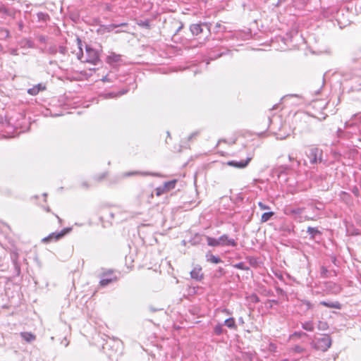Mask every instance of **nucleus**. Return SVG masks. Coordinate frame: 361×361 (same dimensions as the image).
<instances>
[{
  "instance_id": "1",
  "label": "nucleus",
  "mask_w": 361,
  "mask_h": 361,
  "mask_svg": "<svg viewBox=\"0 0 361 361\" xmlns=\"http://www.w3.org/2000/svg\"><path fill=\"white\" fill-rule=\"evenodd\" d=\"M331 338L328 334H322L321 337H315L311 342L313 348L322 352H326L331 345Z\"/></svg>"
},
{
  "instance_id": "2",
  "label": "nucleus",
  "mask_w": 361,
  "mask_h": 361,
  "mask_svg": "<svg viewBox=\"0 0 361 361\" xmlns=\"http://www.w3.org/2000/svg\"><path fill=\"white\" fill-rule=\"evenodd\" d=\"M71 231V228H65L59 232H54L50 233L48 236L44 238L42 241L44 243H48L52 241H57L68 234Z\"/></svg>"
},
{
  "instance_id": "3",
  "label": "nucleus",
  "mask_w": 361,
  "mask_h": 361,
  "mask_svg": "<svg viewBox=\"0 0 361 361\" xmlns=\"http://www.w3.org/2000/svg\"><path fill=\"white\" fill-rule=\"evenodd\" d=\"M99 61V56L97 51L86 46V59L85 61L96 65Z\"/></svg>"
},
{
  "instance_id": "4",
  "label": "nucleus",
  "mask_w": 361,
  "mask_h": 361,
  "mask_svg": "<svg viewBox=\"0 0 361 361\" xmlns=\"http://www.w3.org/2000/svg\"><path fill=\"white\" fill-rule=\"evenodd\" d=\"M322 149L317 147H312L308 154L310 163L312 164L320 163L322 161Z\"/></svg>"
},
{
  "instance_id": "5",
  "label": "nucleus",
  "mask_w": 361,
  "mask_h": 361,
  "mask_svg": "<svg viewBox=\"0 0 361 361\" xmlns=\"http://www.w3.org/2000/svg\"><path fill=\"white\" fill-rule=\"evenodd\" d=\"M176 180H172L164 183L163 185L156 188V195L157 196H160L164 193H166L170 191L171 190L173 189L176 186Z\"/></svg>"
},
{
  "instance_id": "6",
  "label": "nucleus",
  "mask_w": 361,
  "mask_h": 361,
  "mask_svg": "<svg viewBox=\"0 0 361 361\" xmlns=\"http://www.w3.org/2000/svg\"><path fill=\"white\" fill-rule=\"evenodd\" d=\"M304 210H305L304 207L293 208V209H290L287 214H290V215H294L295 219H298L300 222H302V221H306V220H314L313 218H311V217H309L307 216H305L304 217L302 216L301 214L304 212Z\"/></svg>"
},
{
  "instance_id": "7",
  "label": "nucleus",
  "mask_w": 361,
  "mask_h": 361,
  "mask_svg": "<svg viewBox=\"0 0 361 361\" xmlns=\"http://www.w3.org/2000/svg\"><path fill=\"white\" fill-rule=\"evenodd\" d=\"M253 155L252 154H249L245 160L241 161H229L226 163L228 166L235 167L238 169H244L245 168L250 161L252 159Z\"/></svg>"
},
{
  "instance_id": "8",
  "label": "nucleus",
  "mask_w": 361,
  "mask_h": 361,
  "mask_svg": "<svg viewBox=\"0 0 361 361\" xmlns=\"http://www.w3.org/2000/svg\"><path fill=\"white\" fill-rule=\"evenodd\" d=\"M117 280V277L114 275L113 271L111 270L108 271L103 274L102 277L99 281V284L102 286H106L108 284L116 281Z\"/></svg>"
},
{
  "instance_id": "9",
  "label": "nucleus",
  "mask_w": 361,
  "mask_h": 361,
  "mask_svg": "<svg viewBox=\"0 0 361 361\" xmlns=\"http://www.w3.org/2000/svg\"><path fill=\"white\" fill-rule=\"evenodd\" d=\"M202 25L205 26L210 32V23H208L192 24L190 26V30L193 35H198L202 32Z\"/></svg>"
},
{
  "instance_id": "10",
  "label": "nucleus",
  "mask_w": 361,
  "mask_h": 361,
  "mask_svg": "<svg viewBox=\"0 0 361 361\" xmlns=\"http://www.w3.org/2000/svg\"><path fill=\"white\" fill-rule=\"evenodd\" d=\"M190 277L197 281H201L204 279V274L202 271V267L196 264L190 273Z\"/></svg>"
},
{
  "instance_id": "11",
  "label": "nucleus",
  "mask_w": 361,
  "mask_h": 361,
  "mask_svg": "<svg viewBox=\"0 0 361 361\" xmlns=\"http://www.w3.org/2000/svg\"><path fill=\"white\" fill-rule=\"evenodd\" d=\"M121 62H122V56L114 52H111L106 58V63L113 67L118 65Z\"/></svg>"
},
{
  "instance_id": "12",
  "label": "nucleus",
  "mask_w": 361,
  "mask_h": 361,
  "mask_svg": "<svg viewBox=\"0 0 361 361\" xmlns=\"http://www.w3.org/2000/svg\"><path fill=\"white\" fill-rule=\"evenodd\" d=\"M219 246H232L235 247L237 245V243L234 239L229 238L226 234L222 235L219 238Z\"/></svg>"
},
{
  "instance_id": "13",
  "label": "nucleus",
  "mask_w": 361,
  "mask_h": 361,
  "mask_svg": "<svg viewBox=\"0 0 361 361\" xmlns=\"http://www.w3.org/2000/svg\"><path fill=\"white\" fill-rule=\"evenodd\" d=\"M205 257L206 260L210 263L219 264L222 262V260L220 257L212 255L210 252L206 253Z\"/></svg>"
},
{
  "instance_id": "14",
  "label": "nucleus",
  "mask_w": 361,
  "mask_h": 361,
  "mask_svg": "<svg viewBox=\"0 0 361 361\" xmlns=\"http://www.w3.org/2000/svg\"><path fill=\"white\" fill-rule=\"evenodd\" d=\"M45 90V86L38 84L27 90V93L30 95H37L40 91Z\"/></svg>"
},
{
  "instance_id": "15",
  "label": "nucleus",
  "mask_w": 361,
  "mask_h": 361,
  "mask_svg": "<svg viewBox=\"0 0 361 361\" xmlns=\"http://www.w3.org/2000/svg\"><path fill=\"white\" fill-rule=\"evenodd\" d=\"M321 305H323L329 308H335L340 310L341 308V305L339 302H326V301H321L319 303Z\"/></svg>"
},
{
  "instance_id": "16",
  "label": "nucleus",
  "mask_w": 361,
  "mask_h": 361,
  "mask_svg": "<svg viewBox=\"0 0 361 361\" xmlns=\"http://www.w3.org/2000/svg\"><path fill=\"white\" fill-rule=\"evenodd\" d=\"M224 324L231 329H236L237 325L233 317H230L224 321Z\"/></svg>"
},
{
  "instance_id": "17",
  "label": "nucleus",
  "mask_w": 361,
  "mask_h": 361,
  "mask_svg": "<svg viewBox=\"0 0 361 361\" xmlns=\"http://www.w3.org/2000/svg\"><path fill=\"white\" fill-rule=\"evenodd\" d=\"M307 233L310 235L312 239H314L317 235L321 234V232L317 228L310 226L307 228Z\"/></svg>"
},
{
  "instance_id": "18",
  "label": "nucleus",
  "mask_w": 361,
  "mask_h": 361,
  "mask_svg": "<svg viewBox=\"0 0 361 361\" xmlns=\"http://www.w3.org/2000/svg\"><path fill=\"white\" fill-rule=\"evenodd\" d=\"M20 336L27 342H32L35 340V336L30 332H22Z\"/></svg>"
},
{
  "instance_id": "19",
  "label": "nucleus",
  "mask_w": 361,
  "mask_h": 361,
  "mask_svg": "<svg viewBox=\"0 0 361 361\" xmlns=\"http://www.w3.org/2000/svg\"><path fill=\"white\" fill-rule=\"evenodd\" d=\"M303 329L307 331H313L314 329V323L312 321H307L302 324Z\"/></svg>"
},
{
  "instance_id": "20",
  "label": "nucleus",
  "mask_w": 361,
  "mask_h": 361,
  "mask_svg": "<svg viewBox=\"0 0 361 361\" xmlns=\"http://www.w3.org/2000/svg\"><path fill=\"white\" fill-rule=\"evenodd\" d=\"M207 245L212 247L219 246V239L214 238L209 236H207Z\"/></svg>"
},
{
  "instance_id": "21",
  "label": "nucleus",
  "mask_w": 361,
  "mask_h": 361,
  "mask_svg": "<svg viewBox=\"0 0 361 361\" xmlns=\"http://www.w3.org/2000/svg\"><path fill=\"white\" fill-rule=\"evenodd\" d=\"M274 213L273 212H265L262 215L261 221L262 223L268 221L273 216Z\"/></svg>"
},
{
  "instance_id": "22",
  "label": "nucleus",
  "mask_w": 361,
  "mask_h": 361,
  "mask_svg": "<svg viewBox=\"0 0 361 361\" xmlns=\"http://www.w3.org/2000/svg\"><path fill=\"white\" fill-rule=\"evenodd\" d=\"M22 47H27V48H34L35 44L34 42L29 39H25L22 41Z\"/></svg>"
},
{
  "instance_id": "23",
  "label": "nucleus",
  "mask_w": 361,
  "mask_h": 361,
  "mask_svg": "<svg viewBox=\"0 0 361 361\" xmlns=\"http://www.w3.org/2000/svg\"><path fill=\"white\" fill-rule=\"evenodd\" d=\"M222 326L223 324H219L214 326V331L216 335L219 336L224 333V329Z\"/></svg>"
},
{
  "instance_id": "24",
  "label": "nucleus",
  "mask_w": 361,
  "mask_h": 361,
  "mask_svg": "<svg viewBox=\"0 0 361 361\" xmlns=\"http://www.w3.org/2000/svg\"><path fill=\"white\" fill-rule=\"evenodd\" d=\"M317 328L319 330L325 331V330L328 329L329 325H328L327 322H326L319 321L318 322Z\"/></svg>"
},
{
  "instance_id": "25",
  "label": "nucleus",
  "mask_w": 361,
  "mask_h": 361,
  "mask_svg": "<svg viewBox=\"0 0 361 361\" xmlns=\"http://www.w3.org/2000/svg\"><path fill=\"white\" fill-rule=\"evenodd\" d=\"M0 13H2L4 15L6 16H12V11L9 10L8 8H6L5 6L0 7Z\"/></svg>"
},
{
  "instance_id": "26",
  "label": "nucleus",
  "mask_w": 361,
  "mask_h": 361,
  "mask_svg": "<svg viewBox=\"0 0 361 361\" xmlns=\"http://www.w3.org/2000/svg\"><path fill=\"white\" fill-rule=\"evenodd\" d=\"M47 51L49 54L55 55L57 53V48L55 45L51 46L49 47Z\"/></svg>"
},
{
  "instance_id": "27",
  "label": "nucleus",
  "mask_w": 361,
  "mask_h": 361,
  "mask_svg": "<svg viewBox=\"0 0 361 361\" xmlns=\"http://www.w3.org/2000/svg\"><path fill=\"white\" fill-rule=\"evenodd\" d=\"M235 267L241 270H247L249 269L243 262H239L236 264Z\"/></svg>"
},
{
  "instance_id": "28",
  "label": "nucleus",
  "mask_w": 361,
  "mask_h": 361,
  "mask_svg": "<svg viewBox=\"0 0 361 361\" xmlns=\"http://www.w3.org/2000/svg\"><path fill=\"white\" fill-rule=\"evenodd\" d=\"M37 17H38L39 20H41L43 21H46L49 18V16L47 14L42 13V12L37 13Z\"/></svg>"
},
{
  "instance_id": "29",
  "label": "nucleus",
  "mask_w": 361,
  "mask_h": 361,
  "mask_svg": "<svg viewBox=\"0 0 361 361\" xmlns=\"http://www.w3.org/2000/svg\"><path fill=\"white\" fill-rule=\"evenodd\" d=\"M293 350L295 353H302L305 351V349L300 346V345H295L293 348Z\"/></svg>"
},
{
  "instance_id": "30",
  "label": "nucleus",
  "mask_w": 361,
  "mask_h": 361,
  "mask_svg": "<svg viewBox=\"0 0 361 361\" xmlns=\"http://www.w3.org/2000/svg\"><path fill=\"white\" fill-rule=\"evenodd\" d=\"M59 51L60 54H61L63 55H65L67 53L68 50H67L66 47H65V46H59Z\"/></svg>"
},
{
  "instance_id": "31",
  "label": "nucleus",
  "mask_w": 361,
  "mask_h": 361,
  "mask_svg": "<svg viewBox=\"0 0 361 361\" xmlns=\"http://www.w3.org/2000/svg\"><path fill=\"white\" fill-rule=\"evenodd\" d=\"M258 206H259V208H260L261 209H262V210H266V209H270L269 206H268V205H267V204H264V203H263V202H258Z\"/></svg>"
},
{
  "instance_id": "32",
  "label": "nucleus",
  "mask_w": 361,
  "mask_h": 361,
  "mask_svg": "<svg viewBox=\"0 0 361 361\" xmlns=\"http://www.w3.org/2000/svg\"><path fill=\"white\" fill-rule=\"evenodd\" d=\"M327 273H328V269L326 267H322V269H321V275H322V276L324 277V278L327 277Z\"/></svg>"
},
{
  "instance_id": "33",
  "label": "nucleus",
  "mask_w": 361,
  "mask_h": 361,
  "mask_svg": "<svg viewBox=\"0 0 361 361\" xmlns=\"http://www.w3.org/2000/svg\"><path fill=\"white\" fill-rule=\"evenodd\" d=\"M302 304L305 305L307 310H310L313 307V305L311 304V302L307 300L302 301Z\"/></svg>"
},
{
  "instance_id": "34",
  "label": "nucleus",
  "mask_w": 361,
  "mask_h": 361,
  "mask_svg": "<svg viewBox=\"0 0 361 361\" xmlns=\"http://www.w3.org/2000/svg\"><path fill=\"white\" fill-rule=\"evenodd\" d=\"M37 39L41 43H46L47 40V37L44 35H39Z\"/></svg>"
},
{
  "instance_id": "35",
  "label": "nucleus",
  "mask_w": 361,
  "mask_h": 361,
  "mask_svg": "<svg viewBox=\"0 0 361 361\" xmlns=\"http://www.w3.org/2000/svg\"><path fill=\"white\" fill-rule=\"evenodd\" d=\"M276 348H277V347H276V344L272 343H271L269 344V350L270 351L276 352Z\"/></svg>"
},
{
  "instance_id": "36",
  "label": "nucleus",
  "mask_w": 361,
  "mask_h": 361,
  "mask_svg": "<svg viewBox=\"0 0 361 361\" xmlns=\"http://www.w3.org/2000/svg\"><path fill=\"white\" fill-rule=\"evenodd\" d=\"M141 173L139 172V171H133V172H129V173H126L124 174V176H133V175H137V174H140Z\"/></svg>"
},
{
  "instance_id": "37",
  "label": "nucleus",
  "mask_w": 361,
  "mask_h": 361,
  "mask_svg": "<svg viewBox=\"0 0 361 361\" xmlns=\"http://www.w3.org/2000/svg\"><path fill=\"white\" fill-rule=\"evenodd\" d=\"M10 54L13 56H16L18 54L17 49H11L10 50Z\"/></svg>"
},
{
  "instance_id": "38",
  "label": "nucleus",
  "mask_w": 361,
  "mask_h": 361,
  "mask_svg": "<svg viewBox=\"0 0 361 361\" xmlns=\"http://www.w3.org/2000/svg\"><path fill=\"white\" fill-rule=\"evenodd\" d=\"M115 96H116V94H114V93H109V94H105L104 98H106V99L111 98V97H114Z\"/></svg>"
},
{
  "instance_id": "39",
  "label": "nucleus",
  "mask_w": 361,
  "mask_h": 361,
  "mask_svg": "<svg viewBox=\"0 0 361 361\" xmlns=\"http://www.w3.org/2000/svg\"><path fill=\"white\" fill-rule=\"evenodd\" d=\"M1 33L4 35L5 37H8L9 36V32L7 30H1Z\"/></svg>"
},
{
  "instance_id": "40",
  "label": "nucleus",
  "mask_w": 361,
  "mask_h": 361,
  "mask_svg": "<svg viewBox=\"0 0 361 361\" xmlns=\"http://www.w3.org/2000/svg\"><path fill=\"white\" fill-rule=\"evenodd\" d=\"M102 81L104 82H111L110 79L108 78L107 75H105L104 77H103L102 79Z\"/></svg>"
},
{
  "instance_id": "41",
  "label": "nucleus",
  "mask_w": 361,
  "mask_h": 361,
  "mask_svg": "<svg viewBox=\"0 0 361 361\" xmlns=\"http://www.w3.org/2000/svg\"><path fill=\"white\" fill-rule=\"evenodd\" d=\"M294 335H295V336H298L300 337V336H306V334H305V333H304V332H302V331H301V332H295V333L294 334Z\"/></svg>"
},
{
  "instance_id": "42",
  "label": "nucleus",
  "mask_w": 361,
  "mask_h": 361,
  "mask_svg": "<svg viewBox=\"0 0 361 361\" xmlns=\"http://www.w3.org/2000/svg\"><path fill=\"white\" fill-rule=\"evenodd\" d=\"M197 135H198V132H195V133H192V134L190 135L189 138H188V139H189V140H192V138L193 137H195V136H197Z\"/></svg>"
},
{
  "instance_id": "43",
  "label": "nucleus",
  "mask_w": 361,
  "mask_h": 361,
  "mask_svg": "<svg viewBox=\"0 0 361 361\" xmlns=\"http://www.w3.org/2000/svg\"><path fill=\"white\" fill-rule=\"evenodd\" d=\"M77 42H78V47H79L80 49L82 50V49H81V45H82L81 39L78 37L77 38Z\"/></svg>"
},
{
  "instance_id": "44",
  "label": "nucleus",
  "mask_w": 361,
  "mask_h": 361,
  "mask_svg": "<svg viewBox=\"0 0 361 361\" xmlns=\"http://www.w3.org/2000/svg\"><path fill=\"white\" fill-rule=\"evenodd\" d=\"M343 133V130L341 129V128H338V130H337V134H338V136H341V135Z\"/></svg>"
},
{
  "instance_id": "45",
  "label": "nucleus",
  "mask_w": 361,
  "mask_h": 361,
  "mask_svg": "<svg viewBox=\"0 0 361 361\" xmlns=\"http://www.w3.org/2000/svg\"><path fill=\"white\" fill-rule=\"evenodd\" d=\"M254 301L258 302L259 301V298L257 295L254 296Z\"/></svg>"
},
{
  "instance_id": "46",
  "label": "nucleus",
  "mask_w": 361,
  "mask_h": 361,
  "mask_svg": "<svg viewBox=\"0 0 361 361\" xmlns=\"http://www.w3.org/2000/svg\"><path fill=\"white\" fill-rule=\"evenodd\" d=\"M126 92H127V90H123L122 92H121L119 93V95L124 94H126Z\"/></svg>"
},
{
  "instance_id": "47",
  "label": "nucleus",
  "mask_w": 361,
  "mask_h": 361,
  "mask_svg": "<svg viewBox=\"0 0 361 361\" xmlns=\"http://www.w3.org/2000/svg\"><path fill=\"white\" fill-rule=\"evenodd\" d=\"M182 28H183V25H181L178 28V30H177V32H179Z\"/></svg>"
},
{
  "instance_id": "48",
  "label": "nucleus",
  "mask_w": 361,
  "mask_h": 361,
  "mask_svg": "<svg viewBox=\"0 0 361 361\" xmlns=\"http://www.w3.org/2000/svg\"><path fill=\"white\" fill-rule=\"evenodd\" d=\"M269 302H273V303H275V304H277V303H278V302H277L276 300H269Z\"/></svg>"
},
{
  "instance_id": "49",
  "label": "nucleus",
  "mask_w": 361,
  "mask_h": 361,
  "mask_svg": "<svg viewBox=\"0 0 361 361\" xmlns=\"http://www.w3.org/2000/svg\"><path fill=\"white\" fill-rule=\"evenodd\" d=\"M286 0H279L277 4H279L282 3V2H284Z\"/></svg>"
},
{
  "instance_id": "50",
  "label": "nucleus",
  "mask_w": 361,
  "mask_h": 361,
  "mask_svg": "<svg viewBox=\"0 0 361 361\" xmlns=\"http://www.w3.org/2000/svg\"><path fill=\"white\" fill-rule=\"evenodd\" d=\"M56 218L59 219V222H61V219L59 218V216H58L57 215H56Z\"/></svg>"
},
{
  "instance_id": "51",
  "label": "nucleus",
  "mask_w": 361,
  "mask_h": 361,
  "mask_svg": "<svg viewBox=\"0 0 361 361\" xmlns=\"http://www.w3.org/2000/svg\"><path fill=\"white\" fill-rule=\"evenodd\" d=\"M222 271H223V269H222V268H219V272H220V273L221 274V273H222Z\"/></svg>"
},
{
  "instance_id": "52",
  "label": "nucleus",
  "mask_w": 361,
  "mask_h": 361,
  "mask_svg": "<svg viewBox=\"0 0 361 361\" xmlns=\"http://www.w3.org/2000/svg\"><path fill=\"white\" fill-rule=\"evenodd\" d=\"M288 159H289L290 161L293 160V158L292 157H290V156L288 157Z\"/></svg>"
},
{
  "instance_id": "53",
  "label": "nucleus",
  "mask_w": 361,
  "mask_h": 361,
  "mask_svg": "<svg viewBox=\"0 0 361 361\" xmlns=\"http://www.w3.org/2000/svg\"><path fill=\"white\" fill-rule=\"evenodd\" d=\"M152 176H158L159 175L157 173H151Z\"/></svg>"
},
{
  "instance_id": "54",
  "label": "nucleus",
  "mask_w": 361,
  "mask_h": 361,
  "mask_svg": "<svg viewBox=\"0 0 361 361\" xmlns=\"http://www.w3.org/2000/svg\"><path fill=\"white\" fill-rule=\"evenodd\" d=\"M220 26H221V25H220L219 23H217V24L216 25V27H220Z\"/></svg>"
},
{
  "instance_id": "55",
  "label": "nucleus",
  "mask_w": 361,
  "mask_h": 361,
  "mask_svg": "<svg viewBox=\"0 0 361 361\" xmlns=\"http://www.w3.org/2000/svg\"><path fill=\"white\" fill-rule=\"evenodd\" d=\"M110 216L113 219L114 218V214L113 213H110Z\"/></svg>"
},
{
  "instance_id": "56",
  "label": "nucleus",
  "mask_w": 361,
  "mask_h": 361,
  "mask_svg": "<svg viewBox=\"0 0 361 361\" xmlns=\"http://www.w3.org/2000/svg\"><path fill=\"white\" fill-rule=\"evenodd\" d=\"M278 292H282V289H278Z\"/></svg>"
},
{
  "instance_id": "57",
  "label": "nucleus",
  "mask_w": 361,
  "mask_h": 361,
  "mask_svg": "<svg viewBox=\"0 0 361 361\" xmlns=\"http://www.w3.org/2000/svg\"><path fill=\"white\" fill-rule=\"evenodd\" d=\"M282 361H290V360H288V359H284Z\"/></svg>"
},
{
  "instance_id": "58",
  "label": "nucleus",
  "mask_w": 361,
  "mask_h": 361,
  "mask_svg": "<svg viewBox=\"0 0 361 361\" xmlns=\"http://www.w3.org/2000/svg\"><path fill=\"white\" fill-rule=\"evenodd\" d=\"M78 59L81 60V57L80 56V55L78 56Z\"/></svg>"
},
{
  "instance_id": "59",
  "label": "nucleus",
  "mask_w": 361,
  "mask_h": 361,
  "mask_svg": "<svg viewBox=\"0 0 361 361\" xmlns=\"http://www.w3.org/2000/svg\"><path fill=\"white\" fill-rule=\"evenodd\" d=\"M150 196H151L152 197H153V193H152V192H151Z\"/></svg>"
},
{
  "instance_id": "60",
  "label": "nucleus",
  "mask_w": 361,
  "mask_h": 361,
  "mask_svg": "<svg viewBox=\"0 0 361 361\" xmlns=\"http://www.w3.org/2000/svg\"><path fill=\"white\" fill-rule=\"evenodd\" d=\"M47 212H49V211H50V209H49V208H47Z\"/></svg>"
}]
</instances>
